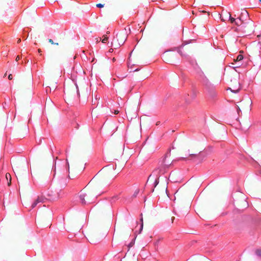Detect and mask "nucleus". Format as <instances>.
<instances>
[{
	"mask_svg": "<svg viewBox=\"0 0 261 261\" xmlns=\"http://www.w3.org/2000/svg\"><path fill=\"white\" fill-rule=\"evenodd\" d=\"M259 1L260 2H261V0H259Z\"/></svg>",
	"mask_w": 261,
	"mask_h": 261,
	"instance_id": "obj_47",
	"label": "nucleus"
},
{
	"mask_svg": "<svg viewBox=\"0 0 261 261\" xmlns=\"http://www.w3.org/2000/svg\"><path fill=\"white\" fill-rule=\"evenodd\" d=\"M252 102L250 99H247L245 101H241L239 105H237V110L238 114L243 110L245 112H248L251 110V105Z\"/></svg>",
	"mask_w": 261,
	"mask_h": 261,
	"instance_id": "obj_4",
	"label": "nucleus"
},
{
	"mask_svg": "<svg viewBox=\"0 0 261 261\" xmlns=\"http://www.w3.org/2000/svg\"><path fill=\"white\" fill-rule=\"evenodd\" d=\"M181 47H180V48H179V49L178 50V52L179 53V54H180V55L181 56H184V55H183L182 52V51L181 50Z\"/></svg>",
	"mask_w": 261,
	"mask_h": 261,
	"instance_id": "obj_26",
	"label": "nucleus"
},
{
	"mask_svg": "<svg viewBox=\"0 0 261 261\" xmlns=\"http://www.w3.org/2000/svg\"><path fill=\"white\" fill-rule=\"evenodd\" d=\"M235 24L238 26L241 25L243 31H248L253 28V23L249 18L248 13L246 11L242 12L239 20L235 21Z\"/></svg>",
	"mask_w": 261,
	"mask_h": 261,
	"instance_id": "obj_2",
	"label": "nucleus"
},
{
	"mask_svg": "<svg viewBox=\"0 0 261 261\" xmlns=\"http://www.w3.org/2000/svg\"><path fill=\"white\" fill-rule=\"evenodd\" d=\"M98 238V234L97 233H94L89 236V240L90 243H94Z\"/></svg>",
	"mask_w": 261,
	"mask_h": 261,
	"instance_id": "obj_10",
	"label": "nucleus"
},
{
	"mask_svg": "<svg viewBox=\"0 0 261 261\" xmlns=\"http://www.w3.org/2000/svg\"><path fill=\"white\" fill-rule=\"evenodd\" d=\"M228 15L229 18V20H230L231 23H233V22L235 23L236 19L234 18L231 17V15L229 13H228Z\"/></svg>",
	"mask_w": 261,
	"mask_h": 261,
	"instance_id": "obj_16",
	"label": "nucleus"
},
{
	"mask_svg": "<svg viewBox=\"0 0 261 261\" xmlns=\"http://www.w3.org/2000/svg\"><path fill=\"white\" fill-rule=\"evenodd\" d=\"M232 67L234 69H235L237 67L234 66V65H232Z\"/></svg>",
	"mask_w": 261,
	"mask_h": 261,
	"instance_id": "obj_40",
	"label": "nucleus"
},
{
	"mask_svg": "<svg viewBox=\"0 0 261 261\" xmlns=\"http://www.w3.org/2000/svg\"><path fill=\"white\" fill-rule=\"evenodd\" d=\"M8 79L9 80H11L13 79V76L11 74H10L8 76Z\"/></svg>",
	"mask_w": 261,
	"mask_h": 261,
	"instance_id": "obj_28",
	"label": "nucleus"
},
{
	"mask_svg": "<svg viewBox=\"0 0 261 261\" xmlns=\"http://www.w3.org/2000/svg\"><path fill=\"white\" fill-rule=\"evenodd\" d=\"M243 59V56L242 55H239L238 56L237 58L236 59H234V62H236L238 61H240Z\"/></svg>",
	"mask_w": 261,
	"mask_h": 261,
	"instance_id": "obj_14",
	"label": "nucleus"
},
{
	"mask_svg": "<svg viewBox=\"0 0 261 261\" xmlns=\"http://www.w3.org/2000/svg\"><path fill=\"white\" fill-rule=\"evenodd\" d=\"M21 42V39H18V40H17V43H20Z\"/></svg>",
	"mask_w": 261,
	"mask_h": 261,
	"instance_id": "obj_37",
	"label": "nucleus"
},
{
	"mask_svg": "<svg viewBox=\"0 0 261 261\" xmlns=\"http://www.w3.org/2000/svg\"><path fill=\"white\" fill-rule=\"evenodd\" d=\"M172 55L171 53H166L164 54V56L167 62H170V60L168 58L171 57Z\"/></svg>",
	"mask_w": 261,
	"mask_h": 261,
	"instance_id": "obj_12",
	"label": "nucleus"
},
{
	"mask_svg": "<svg viewBox=\"0 0 261 261\" xmlns=\"http://www.w3.org/2000/svg\"><path fill=\"white\" fill-rule=\"evenodd\" d=\"M255 252L257 255L261 256V250L258 249Z\"/></svg>",
	"mask_w": 261,
	"mask_h": 261,
	"instance_id": "obj_20",
	"label": "nucleus"
},
{
	"mask_svg": "<svg viewBox=\"0 0 261 261\" xmlns=\"http://www.w3.org/2000/svg\"><path fill=\"white\" fill-rule=\"evenodd\" d=\"M230 82L231 83V84L236 85V82H234L233 80V76L232 77H231Z\"/></svg>",
	"mask_w": 261,
	"mask_h": 261,
	"instance_id": "obj_24",
	"label": "nucleus"
},
{
	"mask_svg": "<svg viewBox=\"0 0 261 261\" xmlns=\"http://www.w3.org/2000/svg\"><path fill=\"white\" fill-rule=\"evenodd\" d=\"M46 103H47L48 105H51L53 103V101L50 98H46Z\"/></svg>",
	"mask_w": 261,
	"mask_h": 261,
	"instance_id": "obj_17",
	"label": "nucleus"
},
{
	"mask_svg": "<svg viewBox=\"0 0 261 261\" xmlns=\"http://www.w3.org/2000/svg\"><path fill=\"white\" fill-rule=\"evenodd\" d=\"M76 92L79 96H80V93L78 89V86L76 83L73 84L71 87L67 86L64 89V93L68 97L72 96Z\"/></svg>",
	"mask_w": 261,
	"mask_h": 261,
	"instance_id": "obj_6",
	"label": "nucleus"
},
{
	"mask_svg": "<svg viewBox=\"0 0 261 261\" xmlns=\"http://www.w3.org/2000/svg\"><path fill=\"white\" fill-rule=\"evenodd\" d=\"M55 45H59V43H55Z\"/></svg>",
	"mask_w": 261,
	"mask_h": 261,
	"instance_id": "obj_41",
	"label": "nucleus"
},
{
	"mask_svg": "<svg viewBox=\"0 0 261 261\" xmlns=\"http://www.w3.org/2000/svg\"><path fill=\"white\" fill-rule=\"evenodd\" d=\"M36 201L38 203L42 202L44 201V198L43 197H38Z\"/></svg>",
	"mask_w": 261,
	"mask_h": 261,
	"instance_id": "obj_15",
	"label": "nucleus"
},
{
	"mask_svg": "<svg viewBox=\"0 0 261 261\" xmlns=\"http://www.w3.org/2000/svg\"><path fill=\"white\" fill-rule=\"evenodd\" d=\"M38 53H41V49H38Z\"/></svg>",
	"mask_w": 261,
	"mask_h": 261,
	"instance_id": "obj_38",
	"label": "nucleus"
},
{
	"mask_svg": "<svg viewBox=\"0 0 261 261\" xmlns=\"http://www.w3.org/2000/svg\"><path fill=\"white\" fill-rule=\"evenodd\" d=\"M103 37V39L102 40V43H106V41L108 39V37H107V35H104Z\"/></svg>",
	"mask_w": 261,
	"mask_h": 261,
	"instance_id": "obj_18",
	"label": "nucleus"
},
{
	"mask_svg": "<svg viewBox=\"0 0 261 261\" xmlns=\"http://www.w3.org/2000/svg\"><path fill=\"white\" fill-rule=\"evenodd\" d=\"M20 59L19 56H17L16 58V61H18Z\"/></svg>",
	"mask_w": 261,
	"mask_h": 261,
	"instance_id": "obj_30",
	"label": "nucleus"
},
{
	"mask_svg": "<svg viewBox=\"0 0 261 261\" xmlns=\"http://www.w3.org/2000/svg\"><path fill=\"white\" fill-rule=\"evenodd\" d=\"M232 67L234 69H235L237 67L234 66V65H232Z\"/></svg>",
	"mask_w": 261,
	"mask_h": 261,
	"instance_id": "obj_39",
	"label": "nucleus"
},
{
	"mask_svg": "<svg viewBox=\"0 0 261 261\" xmlns=\"http://www.w3.org/2000/svg\"><path fill=\"white\" fill-rule=\"evenodd\" d=\"M141 221H142V224H141V229H142L143 225V218H142L141 219Z\"/></svg>",
	"mask_w": 261,
	"mask_h": 261,
	"instance_id": "obj_29",
	"label": "nucleus"
},
{
	"mask_svg": "<svg viewBox=\"0 0 261 261\" xmlns=\"http://www.w3.org/2000/svg\"><path fill=\"white\" fill-rule=\"evenodd\" d=\"M115 60H116L115 58H114L113 59V61H115Z\"/></svg>",
	"mask_w": 261,
	"mask_h": 261,
	"instance_id": "obj_42",
	"label": "nucleus"
},
{
	"mask_svg": "<svg viewBox=\"0 0 261 261\" xmlns=\"http://www.w3.org/2000/svg\"><path fill=\"white\" fill-rule=\"evenodd\" d=\"M96 39V42H99L101 40V38H97Z\"/></svg>",
	"mask_w": 261,
	"mask_h": 261,
	"instance_id": "obj_31",
	"label": "nucleus"
},
{
	"mask_svg": "<svg viewBox=\"0 0 261 261\" xmlns=\"http://www.w3.org/2000/svg\"><path fill=\"white\" fill-rule=\"evenodd\" d=\"M48 42H49L50 44H53V45L55 44V42H54L53 41V40L51 39H48Z\"/></svg>",
	"mask_w": 261,
	"mask_h": 261,
	"instance_id": "obj_25",
	"label": "nucleus"
},
{
	"mask_svg": "<svg viewBox=\"0 0 261 261\" xmlns=\"http://www.w3.org/2000/svg\"><path fill=\"white\" fill-rule=\"evenodd\" d=\"M113 127H114V126H111V129H113Z\"/></svg>",
	"mask_w": 261,
	"mask_h": 261,
	"instance_id": "obj_45",
	"label": "nucleus"
},
{
	"mask_svg": "<svg viewBox=\"0 0 261 261\" xmlns=\"http://www.w3.org/2000/svg\"><path fill=\"white\" fill-rule=\"evenodd\" d=\"M127 36L124 32H121L116 35L111 42V46H113L115 48L119 47L123 45L126 41Z\"/></svg>",
	"mask_w": 261,
	"mask_h": 261,
	"instance_id": "obj_3",
	"label": "nucleus"
},
{
	"mask_svg": "<svg viewBox=\"0 0 261 261\" xmlns=\"http://www.w3.org/2000/svg\"><path fill=\"white\" fill-rule=\"evenodd\" d=\"M119 113V111L118 110H115L114 111V114H118Z\"/></svg>",
	"mask_w": 261,
	"mask_h": 261,
	"instance_id": "obj_32",
	"label": "nucleus"
},
{
	"mask_svg": "<svg viewBox=\"0 0 261 261\" xmlns=\"http://www.w3.org/2000/svg\"><path fill=\"white\" fill-rule=\"evenodd\" d=\"M98 195H100V192L98 191L97 188L91 189L85 188L79 193L78 196L81 204L85 205L90 203L93 197Z\"/></svg>",
	"mask_w": 261,
	"mask_h": 261,
	"instance_id": "obj_1",
	"label": "nucleus"
},
{
	"mask_svg": "<svg viewBox=\"0 0 261 261\" xmlns=\"http://www.w3.org/2000/svg\"><path fill=\"white\" fill-rule=\"evenodd\" d=\"M158 183H159L158 179H155V181H154V185H154V188H155V187H156V186H157V185L158 184Z\"/></svg>",
	"mask_w": 261,
	"mask_h": 261,
	"instance_id": "obj_27",
	"label": "nucleus"
},
{
	"mask_svg": "<svg viewBox=\"0 0 261 261\" xmlns=\"http://www.w3.org/2000/svg\"><path fill=\"white\" fill-rule=\"evenodd\" d=\"M221 20H222V21H225V20H224V18H221Z\"/></svg>",
	"mask_w": 261,
	"mask_h": 261,
	"instance_id": "obj_44",
	"label": "nucleus"
},
{
	"mask_svg": "<svg viewBox=\"0 0 261 261\" xmlns=\"http://www.w3.org/2000/svg\"><path fill=\"white\" fill-rule=\"evenodd\" d=\"M6 178L7 180H9V181L8 182V185L9 186L11 184V175L9 173H7L6 174Z\"/></svg>",
	"mask_w": 261,
	"mask_h": 261,
	"instance_id": "obj_13",
	"label": "nucleus"
},
{
	"mask_svg": "<svg viewBox=\"0 0 261 261\" xmlns=\"http://www.w3.org/2000/svg\"><path fill=\"white\" fill-rule=\"evenodd\" d=\"M113 51V48H110V49H109V52H110V53H112Z\"/></svg>",
	"mask_w": 261,
	"mask_h": 261,
	"instance_id": "obj_35",
	"label": "nucleus"
},
{
	"mask_svg": "<svg viewBox=\"0 0 261 261\" xmlns=\"http://www.w3.org/2000/svg\"><path fill=\"white\" fill-rule=\"evenodd\" d=\"M174 219H175L174 217H172V218H171V222L172 223L173 222Z\"/></svg>",
	"mask_w": 261,
	"mask_h": 261,
	"instance_id": "obj_34",
	"label": "nucleus"
},
{
	"mask_svg": "<svg viewBox=\"0 0 261 261\" xmlns=\"http://www.w3.org/2000/svg\"><path fill=\"white\" fill-rule=\"evenodd\" d=\"M21 168V166L18 164H15L14 165L13 170L14 171L15 174H17L18 175H21L22 170Z\"/></svg>",
	"mask_w": 261,
	"mask_h": 261,
	"instance_id": "obj_9",
	"label": "nucleus"
},
{
	"mask_svg": "<svg viewBox=\"0 0 261 261\" xmlns=\"http://www.w3.org/2000/svg\"><path fill=\"white\" fill-rule=\"evenodd\" d=\"M200 152V151H192L190 150H188V153L189 155V157H191V158H196L198 154Z\"/></svg>",
	"mask_w": 261,
	"mask_h": 261,
	"instance_id": "obj_11",
	"label": "nucleus"
},
{
	"mask_svg": "<svg viewBox=\"0 0 261 261\" xmlns=\"http://www.w3.org/2000/svg\"><path fill=\"white\" fill-rule=\"evenodd\" d=\"M163 192H165V193L167 192V188L164 187V189H163Z\"/></svg>",
	"mask_w": 261,
	"mask_h": 261,
	"instance_id": "obj_33",
	"label": "nucleus"
},
{
	"mask_svg": "<svg viewBox=\"0 0 261 261\" xmlns=\"http://www.w3.org/2000/svg\"><path fill=\"white\" fill-rule=\"evenodd\" d=\"M258 37H261V34L260 35L257 36Z\"/></svg>",
	"mask_w": 261,
	"mask_h": 261,
	"instance_id": "obj_46",
	"label": "nucleus"
},
{
	"mask_svg": "<svg viewBox=\"0 0 261 261\" xmlns=\"http://www.w3.org/2000/svg\"><path fill=\"white\" fill-rule=\"evenodd\" d=\"M57 86L56 85L53 86L52 89H55L56 88Z\"/></svg>",
	"mask_w": 261,
	"mask_h": 261,
	"instance_id": "obj_36",
	"label": "nucleus"
},
{
	"mask_svg": "<svg viewBox=\"0 0 261 261\" xmlns=\"http://www.w3.org/2000/svg\"><path fill=\"white\" fill-rule=\"evenodd\" d=\"M240 75L238 73H236L233 75V80L236 82V85L231 84V87L227 89V90H230L232 92L234 93H238L240 89V84L239 81Z\"/></svg>",
	"mask_w": 261,
	"mask_h": 261,
	"instance_id": "obj_7",
	"label": "nucleus"
},
{
	"mask_svg": "<svg viewBox=\"0 0 261 261\" xmlns=\"http://www.w3.org/2000/svg\"><path fill=\"white\" fill-rule=\"evenodd\" d=\"M117 128H118V127L117 126L115 127V129L116 130L117 129Z\"/></svg>",
	"mask_w": 261,
	"mask_h": 261,
	"instance_id": "obj_43",
	"label": "nucleus"
},
{
	"mask_svg": "<svg viewBox=\"0 0 261 261\" xmlns=\"http://www.w3.org/2000/svg\"><path fill=\"white\" fill-rule=\"evenodd\" d=\"M96 6L97 7L99 8H103L104 7V5L101 4H96Z\"/></svg>",
	"mask_w": 261,
	"mask_h": 261,
	"instance_id": "obj_21",
	"label": "nucleus"
},
{
	"mask_svg": "<svg viewBox=\"0 0 261 261\" xmlns=\"http://www.w3.org/2000/svg\"><path fill=\"white\" fill-rule=\"evenodd\" d=\"M37 204H38V202L35 200L34 201V202L32 205V208H34L37 205Z\"/></svg>",
	"mask_w": 261,
	"mask_h": 261,
	"instance_id": "obj_23",
	"label": "nucleus"
},
{
	"mask_svg": "<svg viewBox=\"0 0 261 261\" xmlns=\"http://www.w3.org/2000/svg\"><path fill=\"white\" fill-rule=\"evenodd\" d=\"M186 198V195L181 190H178L175 193V200H176L177 201H179L185 199Z\"/></svg>",
	"mask_w": 261,
	"mask_h": 261,
	"instance_id": "obj_8",
	"label": "nucleus"
},
{
	"mask_svg": "<svg viewBox=\"0 0 261 261\" xmlns=\"http://www.w3.org/2000/svg\"><path fill=\"white\" fill-rule=\"evenodd\" d=\"M37 204H38V202L35 200L34 201V202L32 205V208H34L37 205Z\"/></svg>",
	"mask_w": 261,
	"mask_h": 261,
	"instance_id": "obj_22",
	"label": "nucleus"
},
{
	"mask_svg": "<svg viewBox=\"0 0 261 261\" xmlns=\"http://www.w3.org/2000/svg\"><path fill=\"white\" fill-rule=\"evenodd\" d=\"M139 190L138 189L136 190L133 194V197H136L139 194Z\"/></svg>",
	"mask_w": 261,
	"mask_h": 261,
	"instance_id": "obj_19",
	"label": "nucleus"
},
{
	"mask_svg": "<svg viewBox=\"0 0 261 261\" xmlns=\"http://www.w3.org/2000/svg\"><path fill=\"white\" fill-rule=\"evenodd\" d=\"M173 161V158L170 153H167L162 160L161 166L165 169L169 168L172 165Z\"/></svg>",
	"mask_w": 261,
	"mask_h": 261,
	"instance_id": "obj_5",
	"label": "nucleus"
}]
</instances>
